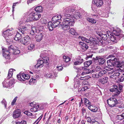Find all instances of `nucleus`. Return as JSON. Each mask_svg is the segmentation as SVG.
Instances as JSON below:
<instances>
[{
    "label": "nucleus",
    "instance_id": "obj_30",
    "mask_svg": "<svg viewBox=\"0 0 124 124\" xmlns=\"http://www.w3.org/2000/svg\"><path fill=\"white\" fill-rule=\"evenodd\" d=\"M21 34L18 32L16 35L15 37L14 38V39L16 41L19 40L21 39Z\"/></svg>",
    "mask_w": 124,
    "mask_h": 124
},
{
    "label": "nucleus",
    "instance_id": "obj_50",
    "mask_svg": "<svg viewBox=\"0 0 124 124\" xmlns=\"http://www.w3.org/2000/svg\"><path fill=\"white\" fill-rule=\"evenodd\" d=\"M15 52L14 53H11L12 54H19L20 53V51L18 49H15Z\"/></svg>",
    "mask_w": 124,
    "mask_h": 124
},
{
    "label": "nucleus",
    "instance_id": "obj_60",
    "mask_svg": "<svg viewBox=\"0 0 124 124\" xmlns=\"http://www.w3.org/2000/svg\"><path fill=\"white\" fill-rule=\"evenodd\" d=\"M87 121L90 123H92V121L93 119L92 120L91 117H88L87 118Z\"/></svg>",
    "mask_w": 124,
    "mask_h": 124
},
{
    "label": "nucleus",
    "instance_id": "obj_3",
    "mask_svg": "<svg viewBox=\"0 0 124 124\" xmlns=\"http://www.w3.org/2000/svg\"><path fill=\"white\" fill-rule=\"evenodd\" d=\"M119 61L118 59L116 58H114L113 59H110L107 61L108 65V66L112 67L117 66L118 65V62Z\"/></svg>",
    "mask_w": 124,
    "mask_h": 124
},
{
    "label": "nucleus",
    "instance_id": "obj_61",
    "mask_svg": "<svg viewBox=\"0 0 124 124\" xmlns=\"http://www.w3.org/2000/svg\"><path fill=\"white\" fill-rule=\"evenodd\" d=\"M40 117L33 124H38V123L39 121L41 120V117Z\"/></svg>",
    "mask_w": 124,
    "mask_h": 124
},
{
    "label": "nucleus",
    "instance_id": "obj_22",
    "mask_svg": "<svg viewBox=\"0 0 124 124\" xmlns=\"http://www.w3.org/2000/svg\"><path fill=\"white\" fill-rule=\"evenodd\" d=\"M43 35L41 33H39L37 35H36V40L38 42H40L42 39Z\"/></svg>",
    "mask_w": 124,
    "mask_h": 124
},
{
    "label": "nucleus",
    "instance_id": "obj_48",
    "mask_svg": "<svg viewBox=\"0 0 124 124\" xmlns=\"http://www.w3.org/2000/svg\"><path fill=\"white\" fill-rule=\"evenodd\" d=\"M116 118L117 119L120 120H121L124 119V117L121 115L117 116Z\"/></svg>",
    "mask_w": 124,
    "mask_h": 124
},
{
    "label": "nucleus",
    "instance_id": "obj_58",
    "mask_svg": "<svg viewBox=\"0 0 124 124\" xmlns=\"http://www.w3.org/2000/svg\"><path fill=\"white\" fill-rule=\"evenodd\" d=\"M17 98V97H16L13 100V101L11 102V105H13L16 102Z\"/></svg>",
    "mask_w": 124,
    "mask_h": 124
},
{
    "label": "nucleus",
    "instance_id": "obj_17",
    "mask_svg": "<svg viewBox=\"0 0 124 124\" xmlns=\"http://www.w3.org/2000/svg\"><path fill=\"white\" fill-rule=\"evenodd\" d=\"M93 2L97 7H100L103 4L102 0H93Z\"/></svg>",
    "mask_w": 124,
    "mask_h": 124
},
{
    "label": "nucleus",
    "instance_id": "obj_11",
    "mask_svg": "<svg viewBox=\"0 0 124 124\" xmlns=\"http://www.w3.org/2000/svg\"><path fill=\"white\" fill-rule=\"evenodd\" d=\"M43 108H40L39 105L38 104H34L33 107L30 109V111L32 112H35L42 109Z\"/></svg>",
    "mask_w": 124,
    "mask_h": 124
},
{
    "label": "nucleus",
    "instance_id": "obj_6",
    "mask_svg": "<svg viewBox=\"0 0 124 124\" xmlns=\"http://www.w3.org/2000/svg\"><path fill=\"white\" fill-rule=\"evenodd\" d=\"M13 34V32L11 30L8 29L5 31L3 32L2 34V35L6 39H8L9 36H10Z\"/></svg>",
    "mask_w": 124,
    "mask_h": 124
},
{
    "label": "nucleus",
    "instance_id": "obj_62",
    "mask_svg": "<svg viewBox=\"0 0 124 124\" xmlns=\"http://www.w3.org/2000/svg\"><path fill=\"white\" fill-rule=\"evenodd\" d=\"M78 79L80 80H85L86 79V76L82 77H80L79 78L78 77Z\"/></svg>",
    "mask_w": 124,
    "mask_h": 124
},
{
    "label": "nucleus",
    "instance_id": "obj_2",
    "mask_svg": "<svg viewBox=\"0 0 124 124\" xmlns=\"http://www.w3.org/2000/svg\"><path fill=\"white\" fill-rule=\"evenodd\" d=\"M107 102L108 105L110 107H114L118 103V101L117 99L114 96L107 100Z\"/></svg>",
    "mask_w": 124,
    "mask_h": 124
},
{
    "label": "nucleus",
    "instance_id": "obj_8",
    "mask_svg": "<svg viewBox=\"0 0 124 124\" xmlns=\"http://www.w3.org/2000/svg\"><path fill=\"white\" fill-rule=\"evenodd\" d=\"M14 79L9 81L8 83L6 80H5L2 83L3 86L4 87L8 88L12 86V85L14 83Z\"/></svg>",
    "mask_w": 124,
    "mask_h": 124
},
{
    "label": "nucleus",
    "instance_id": "obj_42",
    "mask_svg": "<svg viewBox=\"0 0 124 124\" xmlns=\"http://www.w3.org/2000/svg\"><path fill=\"white\" fill-rule=\"evenodd\" d=\"M87 20L89 22L93 24L95 23L96 22V20L93 18H87Z\"/></svg>",
    "mask_w": 124,
    "mask_h": 124
},
{
    "label": "nucleus",
    "instance_id": "obj_23",
    "mask_svg": "<svg viewBox=\"0 0 124 124\" xmlns=\"http://www.w3.org/2000/svg\"><path fill=\"white\" fill-rule=\"evenodd\" d=\"M79 44L81 45L82 48L84 51L86 50L88 48V44L83 42H80Z\"/></svg>",
    "mask_w": 124,
    "mask_h": 124
},
{
    "label": "nucleus",
    "instance_id": "obj_13",
    "mask_svg": "<svg viewBox=\"0 0 124 124\" xmlns=\"http://www.w3.org/2000/svg\"><path fill=\"white\" fill-rule=\"evenodd\" d=\"M77 76L75 77L74 79V87L75 88H78L80 85V80L78 79Z\"/></svg>",
    "mask_w": 124,
    "mask_h": 124
},
{
    "label": "nucleus",
    "instance_id": "obj_39",
    "mask_svg": "<svg viewBox=\"0 0 124 124\" xmlns=\"http://www.w3.org/2000/svg\"><path fill=\"white\" fill-rule=\"evenodd\" d=\"M36 82L37 81L36 79L32 78L30 80L29 82V84L30 85H33L35 84Z\"/></svg>",
    "mask_w": 124,
    "mask_h": 124
},
{
    "label": "nucleus",
    "instance_id": "obj_1",
    "mask_svg": "<svg viewBox=\"0 0 124 124\" xmlns=\"http://www.w3.org/2000/svg\"><path fill=\"white\" fill-rule=\"evenodd\" d=\"M75 17H66L65 18H63V21L62 22L63 24H69L70 26H73L75 21L74 19Z\"/></svg>",
    "mask_w": 124,
    "mask_h": 124
},
{
    "label": "nucleus",
    "instance_id": "obj_16",
    "mask_svg": "<svg viewBox=\"0 0 124 124\" xmlns=\"http://www.w3.org/2000/svg\"><path fill=\"white\" fill-rule=\"evenodd\" d=\"M122 71H121L120 70L118 69V70L115 71L114 73L113 74V77L114 78L116 79L118 78L122 74Z\"/></svg>",
    "mask_w": 124,
    "mask_h": 124
},
{
    "label": "nucleus",
    "instance_id": "obj_44",
    "mask_svg": "<svg viewBox=\"0 0 124 124\" xmlns=\"http://www.w3.org/2000/svg\"><path fill=\"white\" fill-rule=\"evenodd\" d=\"M64 61L66 62H67L70 60V58L68 56L64 55L63 56Z\"/></svg>",
    "mask_w": 124,
    "mask_h": 124
},
{
    "label": "nucleus",
    "instance_id": "obj_12",
    "mask_svg": "<svg viewBox=\"0 0 124 124\" xmlns=\"http://www.w3.org/2000/svg\"><path fill=\"white\" fill-rule=\"evenodd\" d=\"M21 112L20 110L17 109L13 112V117L14 118H16L20 116Z\"/></svg>",
    "mask_w": 124,
    "mask_h": 124
},
{
    "label": "nucleus",
    "instance_id": "obj_19",
    "mask_svg": "<svg viewBox=\"0 0 124 124\" xmlns=\"http://www.w3.org/2000/svg\"><path fill=\"white\" fill-rule=\"evenodd\" d=\"M106 72V71L105 70L102 69L100 70L98 73H96L95 75V77L99 78L102 76Z\"/></svg>",
    "mask_w": 124,
    "mask_h": 124
},
{
    "label": "nucleus",
    "instance_id": "obj_33",
    "mask_svg": "<svg viewBox=\"0 0 124 124\" xmlns=\"http://www.w3.org/2000/svg\"><path fill=\"white\" fill-rule=\"evenodd\" d=\"M68 24H63L62 26V29L64 31L70 29V27Z\"/></svg>",
    "mask_w": 124,
    "mask_h": 124
},
{
    "label": "nucleus",
    "instance_id": "obj_38",
    "mask_svg": "<svg viewBox=\"0 0 124 124\" xmlns=\"http://www.w3.org/2000/svg\"><path fill=\"white\" fill-rule=\"evenodd\" d=\"M69 32L71 34L74 35H77V33L76 32V30L74 28H71L69 31Z\"/></svg>",
    "mask_w": 124,
    "mask_h": 124
},
{
    "label": "nucleus",
    "instance_id": "obj_52",
    "mask_svg": "<svg viewBox=\"0 0 124 124\" xmlns=\"http://www.w3.org/2000/svg\"><path fill=\"white\" fill-rule=\"evenodd\" d=\"M64 16L66 17H71V15L69 13H64Z\"/></svg>",
    "mask_w": 124,
    "mask_h": 124
},
{
    "label": "nucleus",
    "instance_id": "obj_7",
    "mask_svg": "<svg viewBox=\"0 0 124 124\" xmlns=\"http://www.w3.org/2000/svg\"><path fill=\"white\" fill-rule=\"evenodd\" d=\"M31 40L30 37L27 35L24 37L22 40L20 41V42L23 45H26L30 43Z\"/></svg>",
    "mask_w": 124,
    "mask_h": 124
},
{
    "label": "nucleus",
    "instance_id": "obj_56",
    "mask_svg": "<svg viewBox=\"0 0 124 124\" xmlns=\"http://www.w3.org/2000/svg\"><path fill=\"white\" fill-rule=\"evenodd\" d=\"M16 124H26V121H23L21 122H16Z\"/></svg>",
    "mask_w": 124,
    "mask_h": 124
},
{
    "label": "nucleus",
    "instance_id": "obj_36",
    "mask_svg": "<svg viewBox=\"0 0 124 124\" xmlns=\"http://www.w3.org/2000/svg\"><path fill=\"white\" fill-rule=\"evenodd\" d=\"M92 61L90 60L85 62L84 63V67H89L92 63Z\"/></svg>",
    "mask_w": 124,
    "mask_h": 124
},
{
    "label": "nucleus",
    "instance_id": "obj_32",
    "mask_svg": "<svg viewBox=\"0 0 124 124\" xmlns=\"http://www.w3.org/2000/svg\"><path fill=\"white\" fill-rule=\"evenodd\" d=\"M110 35H109L108 34V38L110 39V40L112 41V42H114L116 40V37L114 35H111V34H110Z\"/></svg>",
    "mask_w": 124,
    "mask_h": 124
},
{
    "label": "nucleus",
    "instance_id": "obj_21",
    "mask_svg": "<svg viewBox=\"0 0 124 124\" xmlns=\"http://www.w3.org/2000/svg\"><path fill=\"white\" fill-rule=\"evenodd\" d=\"M62 17L61 15L57 16H54L53 17L52 20V22H55L56 21H60V20L61 19Z\"/></svg>",
    "mask_w": 124,
    "mask_h": 124
},
{
    "label": "nucleus",
    "instance_id": "obj_57",
    "mask_svg": "<svg viewBox=\"0 0 124 124\" xmlns=\"http://www.w3.org/2000/svg\"><path fill=\"white\" fill-rule=\"evenodd\" d=\"M3 55L6 59H10V56L9 55Z\"/></svg>",
    "mask_w": 124,
    "mask_h": 124
},
{
    "label": "nucleus",
    "instance_id": "obj_31",
    "mask_svg": "<svg viewBox=\"0 0 124 124\" xmlns=\"http://www.w3.org/2000/svg\"><path fill=\"white\" fill-rule=\"evenodd\" d=\"M108 78L107 77H105L101 78V79L99 80V81L102 84H104L106 83L108 81Z\"/></svg>",
    "mask_w": 124,
    "mask_h": 124
},
{
    "label": "nucleus",
    "instance_id": "obj_63",
    "mask_svg": "<svg viewBox=\"0 0 124 124\" xmlns=\"http://www.w3.org/2000/svg\"><path fill=\"white\" fill-rule=\"evenodd\" d=\"M57 69L59 71H61L63 69V67L62 66H57Z\"/></svg>",
    "mask_w": 124,
    "mask_h": 124
},
{
    "label": "nucleus",
    "instance_id": "obj_37",
    "mask_svg": "<svg viewBox=\"0 0 124 124\" xmlns=\"http://www.w3.org/2000/svg\"><path fill=\"white\" fill-rule=\"evenodd\" d=\"M118 78L117 82L118 83L123 82L124 80V75H121Z\"/></svg>",
    "mask_w": 124,
    "mask_h": 124
},
{
    "label": "nucleus",
    "instance_id": "obj_40",
    "mask_svg": "<svg viewBox=\"0 0 124 124\" xmlns=\"http://www.w3.org/2000/svg\"><path fill=\"white\" fill-rule=\"evenodd\" d=\"M37 30L35 26H33L32 27L31 30V32L30 34L32 35H33L37 32Z\"/></svg>",
    "mask_w": 124,
    "mask_h": 124
},
{
    "label": "nucleus",
    "instance_id": "obj_54",
    "mask_svg": "<svg viewBox=\"0 0 124 124\" xmlns=\"http://www.w3.org/2000/svg\"><path fill=\"white\" fill-rule=\"evenodd\" d=\"M93 37H90L89 39H87L86 38L85 39V41L87 43H91V42H92V40H91L92 39Z\"/></svg>",
    "mask_w": 124,
    "mask_h": 124
},
{
    "label": "nucleus",
    "instance_id": "obj_25",
    "mask_svg": "<svg viewBox=\"0 0 124 124\" xmlns=\"http://www.w3.org/2000/svg\"><path fill=\"white\" fill-rule=\"evenodd\" d=\"M2 51L3 54H9L12 53V51H10L9 49H8V50H7L5 48H2Z\"/></svg>",
    "mask_w": 124,
    "mask_h": 124
},
{
    "label": "nucleus",
    "instance_id": "obj_55",
    "mask_svg": "<svg viewBox=\"0 0 124 124\" xmlns=\"http://www.w3.org/2000/svg\"><path fill=\"white\" fill-rule=\"evenodd\" d=\"M1 103L3 104L4 105V106L5 108L6 107V105H7V102L5 99H3L1 101Z\"/></svg>",
    "mask_w": 124,
    "mask_h": 124
},
{
    "label": "nucleus",
    "instance_id": "obj_53",
    "mask_svg": "<svg viewBox=\"0 0 124 124\" xmlns=\"http://www.w3.org/2000/svg\"><path fill=\"white\" fill-rule=\"evenodd\" d=\"M34 47V45L33 44H31L28 46V48L29 50H31L33 49Z\"/></svg>",
    "mask_w": 124,
    "mask_h": 124
},
{
    "label": "nucleus",
    "instance_id": "obj_29",
    "mask_svg": "<svg viewBox=\"0 0 124 124\" xmlns=\"http://www.w3.org/2000/svg\"><path fill=\"white\" fill-rule=\"evenodd\" d=\"M34 10L36 12H41L42 11L43 8L41 6H39L36 7L34 8Z\"/></svg>",
    "mask_w": 124,
    "mask_h": 124
},
{
    "label": "nucleus",
    "instance_id": "obj_47",
    "mask_svg": "<svg viewBox=\"0 0 124 124\" xmlns=\"http://www.w3.org/2000/svg\"><path fill=\"white\" fill-rule=\"evenodd\" d=\"M70 7H68L65 8L63 10L64 13H70Z\"/></svg>",
    "mask_w": 124,
    "mask_h": 124
},
{
    "label": "nucleus",
    "instance_id": "obj_43",
    "mask_svg": "<svg viewBox=\"0 0 124 124\" xmlns=\"http://www.w3.org/2000/svg\"><path fill=\"white\" fill-rule=\"evenodd\" d=\"M82 14L79 12H76L75 14V17L76 19H78L81 17Z\"/></svg>",
    "mask_w": 124,
    "mask_h": 124
},
{
    "label": "nucleus",
    "instance_id": "obj_10",
    "mask_svg": "<svg viewBox=\"0 0 124 124\" xmlns=\"http://www.w3.org/2000/svg\"><path fill=\"white\" fill-rule=\"evenodd\" d=\"M113 34L115 35L119 36L120 38H121L124 36V35H122L121 33V30L120 29L117 28L113 30Z\"/></svg>",
    "mask_w": 124,
    "mask_h": 124
},
{
    "label": "nucleus",
    "instance_id": "obj_34",
    "mask_svg": "<svg viewBox=\"0 0 124 124\" xmlns=\"http://www.w3.org/2000/svg\"><path fill=\"white\" fill-rule=\"evenodd\" d=\"M101 33H100V34H99V35L101 37L102 39L104 40H106L108 39V37L107 34H103L102 33H101Z\"/></svg>",
    "mask_w": 124,
    "mask_h": 124
},
{
    "label": "nucleus",
    "instance_id": "obj_49",
    "mask_svg": "<svg viewBox=\"0 0 124 124\" xmlns=\"http://www.w3.org/2000/svg\"><path fill=\"white\" fill-rule=\"evenodd\" d=\"M52 22L53 23L55 28L57 27L60 23V21H57L55 22Z\"/></svg>",
    "mask_w": 124,
    "mask_h": 124
},
{
    "label": "nucleus",
    "instance_id": "obj_14",
    "mask_svg": "<svg viewBox=\"0 0 124 124\" xmlns=\"http://www.w3.org/2000/svg\"><path fill=\"white\" fill-rule=\"evenodd\" d=\"M95 59L97 62L100 65H101L104 64L105 61V59L102 58H101L100 56H96Z\"/></svg>",
    "mask_w": 124,
    "mask_h": 124
},
{
    "label": "nucleus",
    "instance_id": "obj_4",
    "mask_svg": "<svg viewBox=\"0 0 124 124\" xmlns=\"http://www.w3.org/2000/svg\"><path fill=\"white\" fill-rule=\"evenodd\" d=\"M30 15L31 19L35 21L39 20L41 16L40 14L34 11H32L31 12Z\"/></svg>",
    "mask_w": 124,
    "mask_h": 124
},
{
    "label": "nucleus",
    "instance_id": "obj_15",
    "mask_svg": "<svg viewBox=\"0 0 124 124\" xmlns=\"http://www.w3.org/2000/svg\"><path fill=\"white\" fill-rule=\"evenodd\" d=\"M44 62L43 60H39L38 61V63L35 66V68L36 69H37L38 68H40L42 67L44 65Z\"/></svg>",
    "mask_w": 124,
    "mask_h": 124
},
{
    "label": "nucleus",
    "instance_id": "obj_26",
    "mask_svg": "<svg viewBox=\"0 0 124 124\" xmlns=\"http://www.w3.org/2000/svg\"><path fill=\"white\" fill-rule=\"evenodd\" d=\"M48 27L50 31H52L54 28H55L54 25L52 22H49L48 23Z\"/></svg>",
    "mask_w": 124,
    "mask_h": 124
},
{
    "label": "nucleus",
    "instance_id": "obj_46",
    "mask_svg": "<svg viewBox=\"0 0 124 124\" xmlns=\"http://www.w3.org/2000/svg\"><path fill=\"white\" fill-rule=\"evenodd\" d=\"M92 40V41H94L95 42H94L93 44H96V46L98 45L99 46V41L98 40H97L96 39L93 38Z\"/></svg>",
    "mask_w": 124,
    "mask_h": 124
},
{
    "label": "nucleus",
    "instance_id": "obj_24",
    "mask_svg": "<svg viewBox=\"0 0 124 124\" xmlns=\"http://www.w3.org/2000/svg\"><path fill=\"white\" fill-rule=\"evenodd\" d=\"M88 108L93 112H96L98 110V108L95 106L90 105L88 107Z\"/></svg>",
    "mask_w": 124,
    "mask_h": 124
},
{
    "label": "nucleus",
    "instance_id": "obj_41",
    "mask_svg": "<svg viewBox=\"0 0 124 124\" xmlns=\"http://www.w3.org/2000/svg\"><path fill=\"white\" fill-rule=\"evenodd\" d=\"M14 45H11L8 47V49L10 51H12V53H14L15 52V48Z\"/></svg>",
    "mask_w": 124,
    "mask_h": 124
},
{
    "label": "nucleus",
    "instance_id": "obj_45",
    "mask_svg": "<svg viewBox=\"0 0 124 124\" xmlns=\"http://www.w3.org/2000/svg\"><path fill=\"white\" fill-rule=\"evenodd\" d=\"M83 99L84 101L85 104V105L87 106L88 105H89L91 104V102L86 98H84Z\"/></svg>",
    "mask_w": 124,
    "mask_h": 124
},
{
    "label": "nucleus",
    "instance_id": "obj_27",
    "mask_svg": "<svg viewBox=\"0 0 124 124\" xmlns=\"http://www.w3.org/2000/svg\"><path fill=\"white\" fill-rule=\"evenodd\" d=\"M40 57H42V59L45 62V63L48 62L49 60V58L48 57L45 56V55H41L40 56Z\"/></svg>",
    "mask_w": 124,
    "mask_h": 124
},
{
    "label": "nucleus",
    "instance_id": "obj_51",
    "mask_svg": "<svg viewBox=\"0 0 124 124\" xmlns=\"http://www.w3.org/2000/svg\"><path fill=\"white\" fill-rule=\"evenodd\" d=\"M24 113L28 116H32V114L28 111H26L24 112Z\"/></svg>",
    "mask_w": 124,
    "mask_h": 124
},
{
    "label": "nucleus",
    "instance_id": "obj_5",
    "mask_svg": "<svg viewBox=\"0 0 124 124\" xmlns=\"http://www.w3.org/2000/svg\"><path fill=\"white\" fill-rule=\"evenodd\" d=\"M17 78L20 81H24L25 80L28 79L30 78V76L28 74H25L19 73L17 75Z\"/></svg>",
    "mask_w": 124,
    "mask_h": 124
},
{
    "label": "nucleus",
    "instance_id": "obj_64",
    "mask_svg": "<svg viewBox=\"0 0 124 124\" xmlns=\"http://www.w3.org/2000/svg\"><path fill=\"white\" fill-rule=\"evenodd\" d=\"M92 124H100L98 122L96 121L95 120L93 119L92 121Z\"/></svg>",
    "mask_w": 124,
    "mask_h": 124
},
{
    "label": "nucleus",
    "instance_id": "obj_20",
    "mask_svg": "<svg viewBox=\"0 0 124 124\" xmlns=\"http://www.w3.org/2000/svg\"><path fill=\"white\" fill-rule=\"evenodd\" d=\"M118 63V65H117L116 67L119 68L118 69L121 71H122L124 68V62L119 61Z\"/></svg>",
    "mask_w": 124,
    "mask_h": 124
},
{
    "label": "nucleus",
    "instance_id": "obj_59",
    "mask_svg": "<svg viewBox=\"0 0 124 124\" xmlns=\"http://www.w3.org/2000/svg\"><path fill=\"white\" fill-rule=\"evenodd\" d=\"M102 69L101 67L99 66H97L95 68V70H94L96 71H100Z\"/></svg>",
    "mask_w": 124,
    "mask_h": 124
},
{
    "label": "nucleus",
    "instance_id": "obj_18",
    "mask_svg": "<svg viewBox=\"0 0 124 124\" xmlns=\"http://www.w3.org/2000/svg\"><path fill=\"white\" fill-rule=\"evenodd\" d=\"M28 28L25 26H23L19 29V32H21L23 34L26 33L27 32Z\"/></svg>",
    "mask_w": 124,
    "mask_h": 124
},
{
    "label": "nucleus",
    "instance_id": "obj_28",
    "mask_svg": "<svg viewBox=\"0 0 124 124\" xmlns=\"http://www.w3.org/2000/svg\"><path fill=\"white\" fill-rule=\"evenodd\" d=\"M85 71V73L86 74H88L90 73H92L95 72V70L94 69H89L84 68Z\"/></svg>",
    "mask_w": 124,
    "mask_h": 124
},
{
    "label": "nucleus",
    "instance_id": "obj_35",
    "mask_svg": "<svg viewBox=\"0 0 124 124\" xmlns=\"http://www.w3.org/2000/svg\"><path fill=\"white\" fill-rule=\"evenodd\" d=\"M51 72H49L48 73L44 75V76L45 77L47 78H52L53 77V76L51 73V71H50Z\"/></svg>",
    "mask_w": 124,
    "mask_h": 124
},
{
    "label": "nucleus",
    "instance_id": "obj_9",
    "mask_svg": "<svg viewBox=\"0 0 124 124\" xmlns=\"http://www.w3.org/2000/svg\"><path fill=\"white\" fill-rule=\"evenodd\" d=\"M109 91L111 92H115L116 93L114 94L115 96H118L121 93L120 91H119L117 88V87L116 85H114L112 88L109 89Z\"/></svg>",
    "mask_w": 124,
    "mask_h": 124
}]
</instances>
